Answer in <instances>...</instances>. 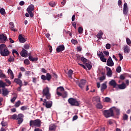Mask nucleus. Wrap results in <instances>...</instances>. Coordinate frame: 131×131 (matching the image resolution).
Listing matches in <instances>:
<instances>
[{"label":"nucleus","mask_w":131,"mask_h":131,"mask_svg":"<svg viewBox=\"0 0 131 131\" xmlns=\"http://www.w3.org/2000/svg\"><path fill=\"white\" fill-rule=\"evenodd\" d=\"M52 78V76L50 73H47L46 75V80H48V81H50Z\"/></svg>","instance_id":"72a5a7b5"},{"label":"nucleus","mask_w":131,"mask_h":131,"mask_svg":"<svg viewBox=\"0 0 131 131\" xmlns=\"http://www.w3.org/2000/svg\"><path fill=\"white\" fill-rule=\"evenodd\" d=\"M117 86L120 90H124L126 89V85H125L124 83H122L121 84H118Z\"/></svg>","instance_id":"6ab92c4d"},{"label":"nucleus","mask_w":131,"mask_h":131,"mask_svg":"<svg viewBox=\"0 0 131 131\" xmlns=\"http://www.w3.org/2000/svg\"><path fill=\"white\" fill-rule=\"evenodd\" d=\"M12 54L13 55H14V54H16L17 56H19V53H18V52L15 49L12 50Z\"/></svg>","instance_id":"79ce46f5"},{"label":"nucleus","mask_w":131,"mask_h":131,"mask_svg":"<svg viewBox=\"0 0 131 131\" xmlns=\"http://www.w3.org/2000/svg\"><path fill=\"white\" fill-rule=\"evenodd\" d=\"M81 61H82V62H83V63H85L86 62H87L88 59H86V58H85L84 57H81Z\"/></svg>","instance_id":"37998d69"},{"label":"nucleus","mask_w":131,"mask_h":131,"mask_svg":"<svg viewBox=\"0 0 131 131\" xmlns=\"http://www.w3.org/2000/svg\"><path fill=\"white\" fill-rule=\"evenodd\" d=\"M0 54L1 56H3V57H7V56H9L10 52L8 50V48H7L6 45H0Z\"/></svg>","instance_id":"f257e3e1"},{"label":"nucleus","mask_w":131,"mask_h":131,"mask_svg":"<svg viewBox=\"0 0 131 131\" xmlns=\"http://www.w3.org/2000/svg\"><path fill=\"white\" fill-rule=\"evenodd\" d=\"M2 91V94L3 96H7V95H9V93H10V92L8 91V89H3Z\"/></svg>","instance_id":"b1692460"},{"label":"nucleus","mask_w":131,"mask_h":131,"mask_svg":"<svg viewBox=\"0 0 131 131\" xmlns=\"http://www.w3.org/2000/svg\"><path fill=\"white\" fill-rule=\"evenodd\" d=\"M8 61V62H12V61H14V58L9 57Z\"/></svg>","instance_id":"69168bd1"},{"label":"nucleus","mask_w":131,"mask_h":131,"mask_svg":"<svg viewBox=\"0 0 131 131\" xmlns=\"http://www.w3.org/2000/svg\"><path fill=\"white\" fill-rule=\"evenodd\" d=\"M24 117V115L23 114H19L17 115V120H18V124H21L22 122H23V118Z\"/></svg>","instance_id":"9d476101"},{"label":"nucleus","mask_w":131,"mask_h":131,"mask_svg":"<svg viewBox=\"0 0 131 131\" xmlns=\"http://www.w3.org/2000/svg\"><path fill=\"white\" fill-rule=\"evenodd\" d=\"M43 97H46L47 100L51 99V93H50V89L48 87L45 88L42 91Z\"/></svg>","instance_id":"7ed1b4c3"},{"label":"nucleus","mask_w":131,"mask_h":131,"mask_svg":"<svg viewBox=\"0 0 131 131\" xmlns=\"http://www.w3.org/2000/svg\"><path fill=\"white\" fill-rule=\"evenodd\" d=\"M119 57L120 58V61H121L122 59H123V56H122V54L119 53Z\"/></svg>","instance_id":"bf43d9fd"},{"label":"nucleus","mask_w":131,"mask_h":131,"mask_svg":"<svg viewBox=\"0 0 131 131\" xmlns=\"http://www.w3.org/2000/svg\"><path fill=\"white\" fill-rule=\"evenodd\" d=\"M27 109V106H23L20 107V110L22 111H24V110H26Z\"/></svg>","instance_id":"864d4df0"},{"label":"nucleus","mask_w":131,"mask_h":131,"mask_svg":"<svg viewBox=\"0 0 131 131\" xmlns=\"http://www.w3.org/2000/svg\"><path fill=\"white\" fill-rule=\"evenodd\" d=\"M25 75H26V76H29V75H30V71H28L26 72Z\"/></svg>","instance_id":"052dcab7"},{"label":"nucleus","mask_w":131,"mask_h":131,"mask_svg":"<svg viewBox=\"0 0 131 131\" xmlns=\"http://www.w3.org/2000/svg\"><path fill=\"white\" fill-rule=\"evenodd\" d=\"M0 78H7L6 75L3 73V71L0 70Z\"/></svg>","instance_id":"473e14b6"},{"label":"nucleus","mask_w":131,"mask_h":131,"mask_svg":"<svg viewBox=\"0 0 131 131\" xmlns=\"http://www.w3.org/2000/svg\"><path fill=\"white\" fill-rule=\"evenodd\" d=\"M20 105H21V101H20V100H18L17 102L15 103L14 106L16 108H18V107H19Z\"/></svg>","instance_id":"f704fd0d"},{"label":"nucleus","mask_w":131,"mask_h":131,"mask_svg":"<svg viewBox=\"0 0 131 131\" xmlns=\"http://www.w3.org/2000/svg\"><path fill=\"white\" fill-rule=\"evenodd\" d=\"M97 55L98 56L99 58H100L102 62H106L107 59L105 58V55H104V54L103 53V52H98Z\"/></svg>","instance_id":"6e6552de"},{"label":"nucleus","mask_w":131,"mask_h":131,"mask_svg":"<svg viewBox=\"0 0 131 131\" xmlns=\"http://www.w3.org/2000/svg\"><path fill=\"white\" fill-rule=\"evenodd\" d=\"M110 85H112V86H113V88H115L116 86H117L118 84L115 81V80H112L109 82Z\"/></svg>","instance_id":"f3484780"},{"label":"nucleus","mask_w":131,"mask_h":131,"mask_svg":"<svg viewBox=\"0 0 131 131\" xmlns=\"http://www.w3.org/2000/svg\"><path fill=\"white\" fill-rule=\"evenodd\" d=\"M128 10V9L123 8V13L124 15H127Z\"/></svg>","instance_id":"49530a36"},{"label":"nucleus","mask_w":131,"mask_h":131,"mask_svg":"<svg viewBox=\"0 0 131 131\" xmlns=\"http://www.w3.org/2000/svg\"><path fill=\"white\" fill-rule=\"evenodd\" d=\"M123 118L124 120H126V119H127V118H128V116H127V115L125 114V115L123 116Z\"/></svg>","instance_id":"13d9d810"},{"label":"nucleus","mask_w":131,"mask_h":131,"mask_svg":"<svg viewBox=\"0 0 131 131\" xmlns=\"http://www.w3.org/2000/svg\"><path fill=\"white\" fill-rule=\"evenodd\" d=\"M34 6L32 4L30 5L28 7V8L27 9V11L28 13H29V14L30 17H31V18H32L33 17V16H34V15L32 13V11H34Z\"/></svg>","instance_id":"0eeeda50"},{"label":"nucleus","mask_w":131,"mask_h":131,"mask_svg":"<svg viewBox=\"0 0 131 131\" xmlns=\"http://www.w3.org/2000/svg\"><path fill=\"white\" fill-rule=\"evenodd\" d=\"M14 82L17 84H19V86H22L23 85V83H22V80L18 78L14 79Z\"/></svg>","instance_id":"a211bd4d"},{"label":"nucleus","mask_w":131,"mask_h":131,"mask_svg":"<svg viewBox=\"0 0 131 131\" xmlns=\"http://www.w3.org/2000/svg\"><path fill=\"white\" fill-rule=\"evenodd\" d=\"M123 9H128L127 8V3L124 4V8Z\"/></svg>","instance_id":"338daca9"},{"label":"nucleus","mask_w":131,"mask_h":131,"mask_svg":"<svg viewBox=\"0 0 131 131\" xmlns=\"http://www.w3.org/2000/svg\"><path fill=\"white\" fill-rule=\"evenodd\" d=\"M96 107L98 109H102L103 108V105L101 103H98L96 105Z\"/></svg>","instance_id":"4c0bfd02"},{"label":"nucleus","mask_w":131,"mask_h":131,"mask_svg":"<svg viewBox=\"0 0 131 131\" xmlns=\"http://www.w3.org/2000/svg\"><path fill=\"white\" fill-rule=\"evenodd\" d=\"M64 50H65V47L64 45H60L56 49V51L58 52V53H60V52H63Z\"/></svg>","instance_id":"4468645a"},{"label":"nucleus","mask_w":131,"mask_h":131,"mask_svg":"<svg viewBox=\"0 0 131 131\" xmlns=\"http://www.w3.org/2000/svg\"><path fill=\"white\" fill-rule=\"evenodd\" d=\"M72 74H73V71H72V70H69L68 72V75L69 77H70V78H72Z\"/></svg>","instance_id":"7c9ffc66"},{"label":"nucleus","mask_w":131,"mask_h":131,"mask_svg":"<svg viewBox=\"0 0 131 131\" xmlns=\"http://www.w3.org/2000/svg\"><path fill=\"white\" fill-rule=\"evenodd\" d=\"M24 63L26 64V65H29V64H30L28 59H26L24 60Z\"/></svg>","instance_id":"a19ab883"},{"label":"nucleus","mask_w":131,"mask_h":131,"mask_svg":"<svg viewBox=\"0 0 131 131\" xmlns=\"http://www.w3.org/2000/svg\"><path fill=\"white\" fill-rule=\"evenodd\" d=\"M68 102L72 106H79V102L74 98L69 99Z\"/></svg>","instance_id":"423d86ee"},{"label":"nucleus","mask_w":131,"mask_h":131,"mask_svg":"<svg viewBox=\"0 0 131 131\" xmlns=\"http://www.w3.org/2000/svg\"><path fill=\"white\" fill-rule=\"evenodd\" d=\"M40 120L37 119L35 120H31L30 121V125L33 127V126H36V127H39L40 126Z\"/></svg>","instance_id":"f03ea898"},{"label":"nucleus","mask_w":131,"mask_h":131,"mask_svg":"<svg viewBox=\"0 0 131 131\" xmlns=\"http://www.w3.org/2000/svg\"><path fill=\"white\" fill-rule=\"evenodd\" d=\"M49 5L50 7H55V6H56V3L50 2V3H49Z\"/></svg>","instance_id":"a18cd8bd"},{"label":"nucleus","mask_w":131,"mask_h":131,"mask_svg":"<svg viewBox=\"0 0 131 131\" xmlns=\"http://www.w3.org/2000/svg\"><path fill=\"white\" fill-rule=\"evenodd\" d=\"M106 65L107 66H110V67H112V66H114V62L113 60H112V58L111 57H110L107 60Z\"/></svg>","instance_id":"9b49d317"},{"label":"nucleus","mask_w":131,"mask_h":131,"mask_svg":"<svg viewBox=\"0 0 131 131\" xmlns=\"http://www.w3.org/2000/svg\"><path fill=\"white\" fill-rule=\"evenodd\" d=\"M43 105H45L46 108H51L53 105L51 101H47V99H44Z\"/></svg>","instance_id":"1a4fd4ad"},{"label":"nucleus","mask_w":131,"mask_h":131,"mask_svg":"<svg viewBox=\"0 0 131 131\" xmlns=\"http://www.w3.org/2000/svg\"><path fill=\"white\" fill-rule=\"evenodd\" d=\"M6 86V83H4L2 80H0V88H5Z\"/></svg>","instance_id":"c9c22d12"},{"label":"nucleus","mask_w":131,"mask_h":131,"mask_svg":"<svg viewBox=\"0 0 131 131\" xmlns=\"http://www.w3.org/2000/svg\"><path fill=\"white\" fill-rule=\"evenodd\" d=\"M105 78H106V77L105 76H103L100 77L99 80L101 81H103V80H105Z\"/></svg>","instance_id":"3c124183"},{"label":"nucleus","mask_w":131,"mask_h":131,"mask_svg":"<svg viewBox=\"0 0 131 131\" xmlns=\"http://www.w3.org/2000/svg\"><path fill=\"white\" fill-rule=\"evenodd\" d=\"M41 79H42L43 80H47V76H46L44 75H42L41 76Z\"/></svg>","instance_id":"8fccbe9b"},{"label":"nucleus","mask_w":131,"mask_h":131,"mask_svg":"<svg viewBox=\"0 0 131 131\" xmlns=\"http://www.w3.org/2000/svg\"><path fill=\"white\" fill-rule=\"evenodd\" d=\"M71 42L74 45H77V43H78L77 41L75 39H72Z\"/></svg>","instance_id":"603ef678"},{"label":"nucleus","mask_w":131,"mask_h":131,"mask_svg":"<svg viewBox=\"0 0 131 131\" xmlns=\"http://www.w3.org/2000/svg\"><path fill=\"white\" fill-rule=\"evenodd\" d=\"M113 109V112L114 111L116 112L117 115H119L120 114V110L115 107H112Z\"/></svg>","instance_id":"4be33fe9"},{"label":"nucleus","mask_w":131,"mask_h":131,"mask_svg":"<svg viewBox=\"0 0 131 131\" xmlns=\"http://www.w3.org/2000/svg\"><path fill=\"white\" fill-rule=\"evenodd\" d=\"M34 131H42V130L41 129H39V128H36L34 129Z\"/></svg>","instance_id":"774afa93"},{"label":"nucleus","mask_w":131,"mask_h":131,"mask_svg":"<svg viewBox=\"0 0 131 131\" xmlns=\"http://www.w3.org/2000/svg\"><path fill=\"white\" fill-rule=\"evenodd\" d=\"M116 71H117V72H118V73H120V72H121V67H118L116 69Z\"/></svg>","instance_id":"09e8293b"},{"label":"nucleus","mask_w":131,"mask_h":131,"mask_svg":"<svg viewBox=\"0 0 131 131\" xmlns=\"http://www.w3.org/2000/svg\"><path fill=\"white\" fill-rule=\"evenodd\" d=\"M64 91V88L62 86H59L57 89V92L56 94L59 97L62 96L63 98H66L67 97V93L65 92L64 95L63 96V94H62V92Z\"/></svg>","instance_id":"39448f33"},{"label":"nucleus","mask_w":131,"mask_h":131,"mask_svg":"<svg viewBox=\"0 0 131 131\" xmlns=\"http://www.w3.org/2000/svg\"><path fill=\"white\" fill-rule=\"evenodd\" d=\"M106 89H107V85L105 83H103L101 87V92H104V90H106Z\"/></svg>","instance_id":"c756f323"},{"label":"nucleus","mask_w":131,"mask_h":131,"mask_svg":"<svg viewBox=\"0 0 131 131\" xmlns=\"http://www.w3.org/2000/svg\"><path fill=\"white\" fill-rule=\"evenodd\" d=\"M105 48L107 50H110V49H111V45L110 43L106 44L105 46Z\"/></svg>","instance_id":"de8ad7c7"},{"label":"nucleus","mask_w":131,"mask_h":131,"mask_svg":"<svg viewBox=\"0 0 131 131\" xmlns=\"http://www.w3.org/2000/svg\"><path fill=\"white\" fill-rule=\"evenodd\" d=\"M8 74H10L11 77V79H14V73H13V71L12 70L9 69L8 70Z\"/></svg>","instance_id":"393cba45"},{"label":"nucleus","mask_w":131,"mask_h":131,"mask_svg":"<svg viewBox=\"0 0 131 131\" xmlns=\"http://www.w3.org/2000/svg\"><path fill=\"white\" fill-rule=\"evenodd\" d=\"M105 68H106L107 76H108V77H111V76H112V71L111 70V69L108 67H106Z\"/></svg>","instance_id":"2eb2a0df"},{"label":"nucleus","mask_w":131,"mask_h":131,"mask_svg":"<svg viewBox=\"0 0 131 131\" xmlns=\"http://www.w3.org/2000/svg\"><path fill=\"white\" fill-rule=\"evenodd\" d=\"M32 79H33L32 81H33V83H36V78L33 77Z\"/></svg>","instance_id":"e2e57ef3"},{"label":"nucleus","mask_w":131,"mask_h":131,"mask_svg":"<svg viewBox=\"0 0 131 131\" xmlns=\"http://www.w3.org/2000/svg\"><path fill=\"white\" fill-rule=\"evenodd\" d=\"M56 129V125L54 124H51L49 126V130H55Z\"/></svg>","instance_id":"cd10ccee"},{"label":"nucleus","mask_w":131,"mask_h":131,"mask_svg":"<svg viewBox=\"0 0 131 131\" xmlns=\"http://www.w3.org/2000/svg\"><path fill=\"white\" fill-rule=\"evenodd\" d=\"M16 99H17L16 97H13V98H12L11 99V103H14V102H15V101H16Z\"/></svg>","instance_id":"5fc2aeb1"},{"label":"nucleus","mask_w":131,"mask_h":131,"mask_svg":"<svg viewBox=\"0 0 131 131\" xmlns=\"http://www.w3.org/2000/svg\"><path fill=\"white\" fill-rule=\"evenodd\" d=\"M29 59L30 61H32V62L36 61L38 60L37 57L33 58L31 55L29 56Z\"/></svg>","instance_id":"bb28decb"},{"label":"nucleus","mask_w":131,"mask_h":131,"mask_svg":"<svg viewBox=\"0 0 131 131\" xmlns=\"http://www.w3.org/2000/svg\"><path fill=\"white\" fill-rule=\"evenodd\" d=\"M0 13L2 15H5L6 14V11L5 10V9L1 8L0 9Z\"/></svg>","instance_id":"e433bc0d"},{"label":"nucleus","mask_w":131,"mask_h":131,"mask_svg":"<svg viewBox=\"0 0 131 131\" xmlns=\"http://www.w3.org/2000/svg\"><path fill=\"white\" fill-rule=\"evenodd\" d=\"M17 117H18V116L16 114H14L11 116V118H12V119H14V120L16 119L17 120Z\"/></svg>","instance_id":"c03bdc74"},{"label":"nucleus","mask_w":131,"mask_h":131,"mask_svg":"<svg viewBox=\"0 0 131 131\" xmlns=\"http://www.w3.org/2000/svg\"><path fill=\"white\" fill-rule=\"evenodd\" d=\"M24 47L26 50H28V49H29V45H25Z\"/></svg>","instance_id":"680f3d73"},{"label":"nucleus","mask_w":131,"mask_h":131,"mask_svg":"<svg viewBox=\"0 0 131 131\" xmlns=\"http://www.w3.org/2000/svg\"><path fill=\"white\" fill-rule=\"evenodd\" d=\"M9 25L11 26L10 28L12 31H14V32L17 31V29L14 28V27H15L14 26V23L13 22L10 23Z\"/></svg>","instance_id":"a878e982"},{"label":"nucleus","mask_w":131,"mask_h":131,"mask_svg":"<svg viewBox=\"0 0 131 131\" xmlns=\"http://www.w3.org/2000/svg\"><path fill=\"white\" fill-rule=\"evenodd\" d=\"M7 41V36L4 34L0 35V43H4Z\"/></svg>","instance_id":"f8f14e48"},{"label":"nucleus","mask_w":131,"mask_h":131,"mask_svg":"<svg viewBox=\"0 0 131 131\" xmlns=\"http://www.w3.org/2000/svg\"><path fill=\"white\" fill-rule=\"evenodd\" d=\"M92 101L93 102L98 103L100 101V98L99 97V96H95L93 98Z\"/></svg>","instance_id":"5701e85b"},{"label":"nucleus","mask_w":131,"mask_h":131,"mask_svg":"<svg viewBox=\"0 0 131 131\" xmlns=\"http://www.w3.org/2000/svg\"><path fill=\"white\" fill-rule=\"evenodd\" d=\"M103 102H106V103H111V99L109 97H105L103 100Z\"/></svg>","instance_id":"2f4dec72"},{"label":"nucleus","mask_w":131,"mask_h":131,"mask_svg":"<svg viewBox=\"0 0 131 131\" xmlns=\"http://www.w3.org/2000/svg\"><path fill=\"white\" fill-rule=\"evenodd\" d=\"M86 83V81L85 80H81L79 83V86L80 89H82L84 88V85H85V83Z\"/></svg>","instance_id":"dca6fc26"},{"label":"nucleus","mask_w":131,"mask_h":131,"mask_svg":"<svg viewBox=\"0 0 131 131\" xmlns=\"http://www.w3.org/2000/svg\"><path fill=\"white\" fill-rule=\"evenodd\" d=\"M123 51L125 54H128L129 52H130V50H129V47L127 45L124 46L123 47Z\"/></svg>","instance_id":"aec40b11"},{"label":"nucleus","mask_w":131,"mask_h":131,"mask_svg":"<svg viewBox=\"0 0 131 131\" xmlns=\"http://www.w3.org/2000/svg\"><path fill=\"white\" fill-rule=\"evenodd\" d=\"M102 35H103V32L102 31H100L97 35V38H99V39H101V38H102Z\"/></svg>","instance_id":"c85d7f7f"},{"label":"nucleus","mask_w":131,"mask_h":131,"mask_svg":"<svg viewBox=\"0 0 131 131\" xmlns=\"http://www.w3.org/2000/svg\"><path fill=\"white\" fill-rule=\"evenodd\" d=\"M85 66L87 67V68H88V69L89 70H90V69H92V64H91L90 63H85Z\"/></svg>","instance_id":"58836bf2"},{"label":"nucleus","mask_w":131,"mask_h":131,"mask_svg":"<svg viewBox=\"0 0 131 131\" xmlns=\"http://www.w3.org/2000/svg\"><path fill=\"white\" fill-rule=\"evenodd\" d=\"M126 42L128 45H130L131 43V41H130V39H129V38H127L126 39Z\"/></svg>","instance_id":"4d7b16f0"},{"label":"nucleus","mask_w":131,"mask_h":131,"mask_svg":"<svg viewBox=\"0 0 131 131\" xmlns=\"http://www.w3.org/2000/svg\"><path fill=\"white\" fill-rule=\"evenodd\" d=\"M120 79H121L122 80H123L125 79V77H124V76L123 75H121L120 76Z\"/></svg>","instance_id":"0e129e2a"},{"label":"nucleus","mask_w":131,"mask_h":131,"mask_svg":"<svg viewBox=\"0 0 131 131\" xmlns=\"http://www.w3.org/2000/svg\"><path fill=\"white\" fill-rule=\"evenodd\" d=\"M103 114L106 118H109V117L113 116L114 115V113H113L112 107L109 110H104L103 111Z\"/></svg>","instance_id":"20e7f679"},{"label":"nucleus","mask_w":131,"mask_h":131,"mask_svg":"<svg viewBox=\"0 0 131 131\" xmlns=\"http://www.w3.org/2000/svg\"><path fill=\"white\" fill-rule=\"evenodd\" d=\"M21 57H24V58H27L28 57V52L25 49H23L21 52L20 53Z\"/></svg>","instance_id":"ddd939ff"},{"label":"nucleus","mask_w":131,"mask_h":131,"mask_svg":"<svg viewBox=\"0 0 131 131\" xmlns=\"http://www.w3.org/2000/svg\"><path fill=\"white\" fill-rule=\"evenodd\" d=\"M8 124V123H7V122H4V121H3L2 122V126H6V125H7Z\"/></svg>","instance_id":"6e6d98bb"},{"label":"nucleus","mask_w":131,"mask_h":131,"mask_svg":"<svg viewBox=\"0 0 131 131\" xmlns=\"http://www.w3.org/2000/svg\"><path fill=\"white\" fill-rule=\"evenodd\" d=\"M82 31H83V29L82 27H79L78 29V32H79V33H82Z\"/></svg>","instance_id":"ea45409f"},{"label":"nucleus","mask_w":131,"mask_h":131,"mask_svg":"<svg viewBox=\"0 0 131 131\" xmlns=\"http://www.w3.org/2000/svg\"><path fill=\"white\" fill-rule=\"evenodd\" d=\"M18 39L20 42L24 43L26 41V39L24 38L22 35H19L18 36Z\"/></svg>","instance_id":"412c9836"}]
</instances>
